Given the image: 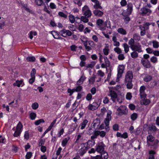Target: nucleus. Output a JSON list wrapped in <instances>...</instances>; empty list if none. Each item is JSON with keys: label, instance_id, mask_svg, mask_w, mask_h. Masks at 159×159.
Masks as SVG:
<instances>
[{"label": "nucleus", "instance_id": "1", "mask_svg": "<svg viewBox=\"0 0 159 159\" xmlns=\"http://www.w3.org/2000/svg\"><path fill=\"white\" fill-rule=\"evenodd\" d=\"M109 93V95L110 96L111 100L114 102H115L116 100L120 103L122 102L123 98L121 95H117L116 92L112 90L110 91Z\"/></svg>", "mask_w": 159, "mask_h": 159}, {"label": "nucleus", "instance_id": "2", "mask_svg": "<svg viewBox=\"0 0 159 159\" xmlns=\"http://www.w3.org/2000/svg\"><path fill=\"white\" fill-rule=\"evenodd\" d=\"M82 11L84 16L88 18H89L91 17L92 15L91 12L87 6L85 5L83 7Z\"/></svg>", "mask_w": 159, "mask_h": 159}, {"label": "nucleus", "instance_id": "3", "mask_svg": "<svg viewBox=\"0 0 159 159\" xmlns=\"http://www.w3.org/2000/svg\"><path fill=\"white\" fill-rule=\"evenodd\" d=\"M126 107L125 106H121L117 110L118 112V115L121 116L122 115H126L127 113Z\"/></svg>", "mask_w": 159, "mask_h": 159}, {"label": "nucleus", "instance_id": "4", "mask_svg": "<svg viewBox=\"0 0 159 159\" xmlns=\"http://www.w3.org/2000/svg\"><path fill=\"white\" fill-rule=\"evenodd\" d=\"M124 66L123 65H120L119 66L117 76L116 80V82H118L119 81V78L121 76L122 74L124 72Z\"/></svg>", "mask_w": 159, "mask_h": 159}, {"label": "nucleus", "instance_id": "5", "mask_svg": "<svg viewBox=\"0 0 159 159\" xmlns=\"http://www.w3.org/2000/svg\"><path fill=\"white\" fill-rule=\"evenodd\" d=\"M105 145L102 142H100L96 146V151L100 153H101L104 151Z\"/></svg>", "mask_w": 159, "mask_h": 159}, {"label": "nucleus", "instance_id": "6", "mask_svg": "<svg viewBox=\"0 0 159 159\" xmlns=\"http://www.w3.org/2000/svg\"><path fill=\"white\" fill-rule=\"evenodd\" d=\"M132 50L137 52H143L141 45L139 43L135 44L133 47L131 48Z\"/></svg>", "mask_w": 159, "mask_h": 159}, {"label": "nucleus", "instance_id": "7", "mask_svg": "<svg viewBox=\"0 0 159 159\" xmlns=\"http://www.w3.org/2000/svg\"><path fill=\"white\" fill-rule=\"evenodd\" d=\"M141 62L143 65L146 68H149L151 66L150 62L147 59L142 58L141 60Z\"/></svg>", "mask_w": 159, "mask_h": 159}, {"label": "nucleus", "instance_id": "8", "mask_svg": "<svg viewBox=\"0 0 159 159\" xmlns=\"http://www.w3.org/2000/svg\"><path fill=\"white\" fill-rule=\"evenodd\" d=\"M141 13L143 16L146 15L148 16L151 13V11L150 9L145 7L141 8Z\"/></svg>", "mask_w": 159, "mask_h": 159}, {"label": "nucleus", "instance_id": "9", "mask_svg": "<svg viewBox=\"0 0 159 159\" xmlns=\"http://www.w3.org/2000/svg\"><path fill=\"white\" fill-rule=\"evenodd\" d=\"M88 148L87 147L85 146L84 144H83L80 149L79 150V154L82 156L87 151Z\"/></svg>", "mask_w": 159, "mask_h": 159}, {"label": "nucleus", "instance_id": "10", "mask_svg": "<svg viewBox=\"0 0 159 159\" xmlns=\"http://www.w3.org/2000/svg\"><path fill=\"white\" fill-rule=\"evenodd\" d=\"M133 74L131 71H129L127 73L125 77V81L132 80Z\"/></svg>", "mask_w": 159, "mask_h": 159}, {"label": "nucleus", "instance_id": "11", "mask_svg": "<svg viewBox=\"0 0 159 159\" xmlns=\"http://www.w3.org/2000/svg\"><path fill=\"white\" fill-rule=\"evenodd\" d=\"M127 9L126 11L127 15H129L131 13L133 10V5L131 3H128L127 4Z\"/></svg>", "mask_w": 159, "mask_h": 159}, {"label": "nucleus", "instance_id": "12", "mask_svg": "<svg viewBox=\"0 0 159 159\" xmlns=\"http://www.w3.org/2000/svg\"><path fill=\"white\" fill-rule=\"evenodd\" d=\"M99 106L96 102H94L93 104H90L89 106V109L94 111L98 108Z\"/></svg>", "mask_w": 159, "mask_h": 159}, {"label": "nucleus", "instance_id": "13", "mask_svg": "<svg viewBox=\"0 0 159 159\" xmlns=\"http://www.w3.org/2000/svg\"><path fill=\"white\" fill-rule=\"evenodd\" d=\"M147 143L148 146H150L151 144L149 143V142H153L155 138L152 135H148L147 137Z\"/></svg>", "mask_w": 159, "mask_h": 159}, {"label": "nucleus", "instance_id": "14", "mask_svg": "<svg viewBox=\"0 0 159 159\" xmlns=\"http://www.w3.org/2000/svg\"><path fill=\"white\" fill-rule=\"evenodd\" d=\"M93 126L94 127V128L96 126H97L98 127L100 124V120L99 119H95L93 121Z\"/></svg>", "mask_w": 159, "mask_h": 159}, {"label": "nucleus", "instance_id": "15", "mask_svg": "<svg viewBox=\"0 0 159 159\" xmlns=\"http://www.w3.org/2000/svg\"><path fill=\"white\" fill-rule=\"evenodd\" d=\"M93 13L95 16L99 17L102 16L103 13L102 12L98 10H95L93 11Z\"/></svg>", "mask_w": 159, "mask_h": 159}, {"label": "nucleus", "instance_id": "16", "mask_svg": "<svg viewBox=\"0 0 159 159\" xmlns=\"http://www.w3.org/2000/svg\"><path fill=\"white\" fill-rule=\"evenodd\" d=\"M132 80L125 81V84H126L127 88L128 89H131L133 87L132 83Z\"/></svg>", "mask_w": 159, "mask_h": 159}, {"label": "nucleus", "instance_id": "17", "mask_svg": "<svg viewBox=\"0 0 159 159\" xmlns=\"http://www.w3.org/2000/svg\"><path fill=\"white\" fill-rule=\"evenodd\" d=\"M156 152L153 150H151L149 152V154L150 155L149 156L148 159H155L154 155Z\"/></svg>", "mask_w": 159, "mask_h": 159}, {"label": "nucleus", "instance_id": "18", "mask_svg": "<svg viewBox=\"0 0 159 159\" xmlns=\"http://www.w3.org/2000/svg\"><path fill=\"white\" fill-rule=\"evenodd\" d=\"M117 31L119 33L122 35H125L127 34L126 31L123 28H119L118 29Z\"/></svg>", "mask_w": 159, "mask_h": 159}, {"label": "nucleus", "instance_id": "19", "mask_svg": "<svg viewBox=\"0 0 159 159\" xmlns=\"http://www.w3.org/2000/svg\"><path fill=\"white\" fill-rule=\"evenodd\" d=\"M101 158L102 159H107L108 158V155L107 152L104 151L101 153Z\"/></svg>", "mask_w": 159, "mask_h": 159}, {"label": "nucleus", "instance_id": "20", "mask_svg": "<svg viewBox=\"0 0 159 159\" xmlns=\"http://www.w3.org/2000/svg\"><path fill=\"white\" fill-rule=\"evenodd\" d=\"M104 59L106 66L107 67H109L111 65V64L107 58L105 56L104 57Z\"/></svg>", "mask_w": 159, "mask_h": 159}, {"label": "nucleus", "instance_id": "21", "mask_svg": "<svg viewBox=\"0 0 159 159\" xmlns=\"http://www.w3.org/2000/svg\"><path fill=\"white\" fill-rule=\"evenodd\" d=\"M128 44L129 45V47L130 48H132L133 46L135 45L134 44V39L131 38L129 40Z\"/></svg>", "mask_w": 159, "mask_h": 159}, {"label": "nucleus", "instance_id": "22", "mask_svg": "<svg viewBox=\"0 0 159 159\" xmlns=\"http://www.w3.org/2000/svg\"><path fill=\"white\" fill-rule=\"evenodd\" d=\"M148 128L151 131H156L158 130L156 127L153 125H149L148 126Z\"/></svg>", "mask_w": 159, "mask_h": 159}, {"label": "nucleus", "instance_id": "23", "mask_svg": "<svg viewBox=\"0 0 159 159\" xmlns=\"http://www.w3.org/2000/svg\"><path fill=\"white\" fill-rule=\"evenodd\" d=\"M138 116V115L136 113H134L131 115L130 118L133 121L135 120Z\"/></svg>", "mask_w": 159, "mask_h": 159}, {"label": "nucleus", "instance_id": "24", "mask_svg": "<svg viewBox=\"0 0 159 159\" xmlns=\"http://www.w3.org/2000/svg\"><path fill=\"white\" fill-rule=\"evenodd\" d=\"M23 81L21 80L19 81L17 80L15 83L13 84V85L14 86H17L18 87H20V85L22 84Z\"/></svg>", "mask_w": 159, "mask_h": 159}, {"label": "nucleus", "instance_id": "25", "mask_svg": "<svg viewBox=\"0 0 159 159\" xmlns=\"http://www.w3.org/2000/svg\"><path fill=\"white\" fill-rule=\"evenodd\" d=\"M131 56L133 58H135L138 57V54L137 52L134 51L131 53Z\"/></svg>", "mask_w": 159, "mask_h": 159}, {"label": "nucleus", "instance_id": "26", "mask_svg": "<svg viewBox=\"0 0 159 159\" xmlns=\"http://www.w3.org/2000/svg\"><path fill=\"white\" fill-rule=\"evenodd\" d=\"M70 139V138L68 137L65 138L62 142V145L64 147L68 142V140Z\"/></svg>", "mask_w": 159, "mask_h": 159}, {"label": "nucleus", "instance_id": "27", "mask_svg": "<svg viewBox=\"0 0 159 159\" xmlns=\"http://www.w3.org/2000/svg\"><path fill=\"white\" fill-rule=\"evenodd\" d=\"M152 78V77L151 75H147L144 78V80L145 82H148L151 80Z\"/></svg>", "mask_w": 159, "mask_h": 159}, {"label": "nucleus", "instance_id": "28", "mask_svg": "<svg viewBox=\"0 0 159 159\" xmlns=\"http://www.w3.org/2000/svg\"><path fill=\"white\" fill-rule=\"evenodd\" d=\"M23 125L20 122H19L16 126V130L19 131H21Z\"/></svg>", "mask_w": 159, "mask_h": 159}, {"label": "nucleus", "instance_id": "29", "mask_svg": "<svg viewBox=\"0 0 159 159\" xmlns=\"http://www.w3.org/2000/svg\"><path fill=\"white\" fill-rule=\"evenodd\" d=\"M123 47L125 53H127L129 51V46L126 43H125L123 44Z\"/></svg>", "mask_w": 159, "mask_h": 159}, {"label": "nucleus", "instance_id": "30", "mask_svg": "<svg viewBox=\"0 0 159 159\" xmlns=\"http://www.w3.org/2000/svg\"><path fill=\"white\" fill-rule=\"evenodd\" d=\"M95 3V4L93 6V7L94 8L96 9L98 8L102 9V7L100 5L99 2V1Z\"/></svg>", "mask_w": 159, "mask_h": 159}, {"label": "nucleus", "instance_id": "31", "mask_svg": "<svg viewBox=\"0 0 159 159\" xmlns=\"http://www.w3.org/2000/svg\"><path fill=\"white\" fill-rule=\"evenodd\" d=\"M88 121L86 119L84 120L81 124V129H83L85 127Z\"/></svg>", "mask_w": 159, "mask_h": 159}, {"label": "nucleus", "instance_id": "32", "mask_svg": "<svg viewBox=\"0 0 159 159\" xmlns=\"http://www.w3.org/2000/svg\"><path fill=\"white\" fill-rule=\"evenodd\" d=\"M69 17L70 21L71 23H73L75 22V19L74 16L72 15H70Z\"/></svg>", "mask_w": 159, "mask_h": 159}, {"label": "nucleus", "instance_id": "33", "mask_svg": "<svg viewBox=\"0 0 159 159\" xmlns=\"http://www.w3.org/2000/svg\"><path fill=\"white\" fill-rule=\"evenodd\" d=\"M88 18L84 16H82L80 18L81 21H82L84 23H87L89 21V20Z\"/></svg>", "mask_w": 159, "mask_h": 159}, {"label": "nucleus", "instance_id": "34", "mask_svg": "<svg viewBox=\"0 0 159 159\" xmlns=\"http://www.w3.org/2000/svg\"><path fill=\"white\" fill-rule=\"evenodd\" d=\"M96 78V76L94 75H93L92 77L89 79V81L90 84H93L95 81V79Z\"/></svg>", "mask_w": 159, "mask_h": 159}, {"label": "nucleus", "instance_id": "35", "mask_svg": "<svg viewBox=\"0 0 159 159\" xmlns=\"http://www.w3.org/2000/svg\"><path fill=\"white\" fill-rule=\"evenodd\" d=\"M26 60L28 61L34 62L35 60V58L34 56L28 57Z\"/></svg>", "mask_w": 159, "mask_h": 159}, {"label": "nucleus", "instance_id": "36", "mask_svg": "<svg viewBox=\"0 0 159 159\" xmlns=\"http://www.w3.org/2000/svg\"><path fill=\"white\" fill-rule=\"evenodd\" d=\"M96 64V62L94 61L91 62L90 64H88L86 67L87 68H92Z\"/></svg>", "mask_w": 159, "mask_h": 159}, {"label": "nucleus", "instance_id": "37", "mask_svg": "<svg viewBox=\"0 0 159 159\" xmlns=\"http://www.w3.org/2000/svg\"><path fill=\"white\" fill-rule=\"evenodd\" d=\"M153 46L154 48H157L159 46L158 42L156 41H152Z\"/></svg>", "mask_w": 159, "mask_h": 159}, {"label": "nucleus", "instance_id": "38", "mask_svg": "<svg viewBox=\"0 0 159 159\" xmlns=\"http://www.w3.org/2000/svg\"><path fill=\"white\" fill-rule=\"evenodd\" d=\"M84 46L85 47V49L88 51H89L90 50L92 49V48H91V47L87 46V41L86 42H84Z\"/></svg>", "mask_w": 159, "mask_h": 159}, {"label": "nucleus", "instance_id": "39", "mask_svg": "<svg viewBox=\"0 0 159 159\" xmlns=\"http://www.w3.org/2000/svg\"><path fill=\"white\" fill-rule=\"evenodd\" d=\"M83 1L82 0H75L74 1V2L77 4L79 7H80L82 4V1Z\"/></svg>", "mask_w": 159, "mask_h": 159}, {"label": "nucleus", "instance_id": "40", "mask_svg": "<svg viewBox=\"0 0 159 159\" xmlns=\"http://www.w3.org/2000/svg\"><path fill=\"white\" fill-rule=\"evenodd\" d=\"M44 121L42 119H40L39 120H37L35 122V124L36 125H38L41 123H44Z\"/></svg>", "mask_w": 159, "mask_h": 159}, {"label": "nucleus", "instance_id": "41", "mask_svg": "<svg viewBox=\"0 0 159 159\" xmlns=\"http://www.w3.org/2000/svg\"><path fill=\"white\" fill-rule=\"evenodd\" d=\"M35 2L39 6L42 5L43 3V2L42 0H35Z\"/></svg>", "mask_w": 159, "mask_h": 159}, {"label": "nucleus", "instance_id": "42", "mask_svg": "<svg viewBox=\"0 0 159 159\" xmlns=\"http://www.w3.org/2000/svg\"><path fill=\"white\" fill-rule=\"evenodd\" d=\"M150 61L151 62L155 63L157 62V58L154 56L152 57L150 59Z\"/></svg>", "mask_w": 159, "mask_h": 159}, {"label": "nucleus", "instance_id": "43", "mask_svg": "<svg viewBox=\"0 0 159 159\" xmlns=\"http://www.w3.org/2000/svg\"><path fill=\"white\" fill-rule=\"evenodd\" d=\"M21 132V131H19L16 130L13 136L15 137H17L20 135Z\"/></svg>", "mask_w": 159, "mask_h": 159}, {"label": "nucleus", "instance_id": "44", "mask_svg": "<svg viewBox=\"0 0 159 159\" xmlns=\"http://www.w3.org/2000/svg\"><path fill=\"white\" fill-rule=\"evenodd\" d=\"M39 107V105L38 103L37 102H34V103H33L32 105V107L33 109H37Z\"/></svg>", "mask_w": 159, "mask_h": 159}, {"label": "nucleus", "instance_id": "45", "mask_svg": "<svg viewBox=\"0 0 159 159\" xmlns=\"http://www.w3.org/2000/svg\"><path fill=\"white\" fill-rule=\"evenodd\" d=\"M103 22V21L102 20L99 19L97 20L96 24L98 25L99 26H101Z\"/></svg>", "mask_w": 159, "mask_h": 159}, {"label": "nucleus", "instance_id": "46", "mask_svg": "<svg viewBox=\"0 0 159 159\" xmlns=\"http://www.w3.org/2000/svg\"><path fill=\"white\" fill-rule=\"evenodd\" d=\"M133 38L134 40H137L138 41L140 39V36L136 34H134L133 35Z\"/></svg>", "mask_w": 159, "mask_h": 159}, {"label": "nucleus", "instance_id": "47", "mask_svg": "<svg viewBox=\"0 0 159 159\" xmlns=\"http://www.w3.org/2000/svg\"><path fill=\"white\" fill-rule=\"evenodd\" d=\"M114 51L118 54H120L122 52L121 49L118 47L115 48H114Z\"/></svg>", "mask_w": 159, "mask_h": 159}, {"label": "nucleus", "instance_id": "48", "mask_svg": "<svg viewBox=\"0 0 159 159\" xmlns=\"http://www.w3.org/2000/svg\"><path fill=\"white\" fill-rule=\"evenodd\" d=\"M32 156V153L31 152H28L25 156L26 159H30Z\"/></svg>", "mask_w": 159, "mask_h": 159}, {"label": "nucleus", "instance_id": "49", "mask_svg": "<svg viewBox=\"0 0 159 159\" xmlns=\"http://www.w3.org/2000/svg\"><path fill=\"white\" fill-rule=\"evenodd\" d=\"M52 33V35L54 38L57 39L58 38V37L59 36V34L56 31H53Z\"/></svg>", "mask_w": 159, "mask_h": 159}, {"label": "nucleus", "instance_id": "50", "mask_svg": "<svg viewBox=\"0 0 159 159\" xmlns=\"http://www.w3.org/2000/svg\"><path fill=\"white\" fill-rule=\"evenodd\" d=\"M113 129L115 131H118L119 129V126L117 124H115L113 126Z\"/></svg>", "mask_w": 159, "mask_h": 159}, {"label": "nucleus", "instance_id": "51", "mask_svg": "<svg viewBox=\"0 0 159 159\" xmlns=\"http://www.w3.org/2000/svg\"><path fill=\"white\" fill-rule=\"evenodd\" d=\"M150 102V100L148 99H144L143 100V103L146 105H148Z\"/></svg>", "mask_w": 159, "mask_h": 159}, {"label": "nucleus", "instance_id": "52", "mask_svg": "<svg viewBox=\"0 0 159 159\" xmlns=\"http://www.w3.org/2000/svg\"><path fill=\"white\" fill-rule=\"evenodd\" d=\"M58 15L61 17H64V18H66L67 17L66 15L64 13L61 11L59 12Z\"/></svg>", "mask_w": 159, "mask_h": 159}, {"label": "nucleus", "instance_id": "53", "mask_svg": "<svg viewBox=\"0 0 159 159\" xmlns=\"http://www.w3.org/2000/svg\"><path fill=\"white\" fill-rule=\"evenodd\" d=\"M36 116V114L34 113H31L30 114V118L31 120L35 119Z\"/></svg>", "mask_w": 159, "mask_h": 159}, {"label": "nucleus", "instance_id": "54", "mask_svg": "<svg viewBox=\"0 0 159 159\" xmlns=\"http://www.w3.org/2000/svg\"><path fill=\"white\" fill-rule=\"evenodd\" d=\"M36 73V70L34 68H33L31 72V77H35V74Z\"/></svg>", "mask_w": 159, "mask_h": 159}, {"label": "nucleus", "instance_id": "55", "mask_svg": "<svg viewBox=\"0 0 159 159\" xmlns=\"http://www.w3.org/2000/svg\"><path fill=\"white\" fill-rule=\"evenodd\" d=\"M82 89V87L80 86L77 87L76 89H74L75 91L77 92L81 91Z\"/></svg>", "mask_w": 159, "mask_h": 159}, {"label": "nucleus", "instance_id": "56", "mask_svg": "<svg viewBox=\"0 0 159 159\" xmlns=\"http://www.w3.org/2000/svg\"><path fill=\"white\" fill-rule=\"evenodd\" d=\"M94 130L92 129L91 127H90L88 132V134L89 135L92 134L94 132Z\"/></svg>", "mask_w": 159, "mask_h": 159}, {"label": "nucleus", "instance_id": "57", "mask_svg": "<svg viewBox=\"0 0 159 159\" xmlns=\"http://www.w3.org/2000/svg\"><path fill=\"white\" fill-rule=\"evenodd\" d=\"M118 58L119 60H122L125 58V57L123 54H120L118 56Z\"/></svg>", "mask_w": 159, "mask_h": 159}, {"label": "nucleus", "instance_id": "58", "mask_svg": "<svg viewBox=\"0 0 159 159\" xmlns=\"http://www.w3.org/2000/svg\"><path fill=\"white\" fill-rule=\"evenodd\" d=\"M99 135L102 137H104L106 135V132L104 131H100Z\"/></svg>", "mask_w": 159, "mask_h": 159}, {"label": "nucleus", "instance_id": "59", "mask_svg": "<svg viewBox=\"0 0 159 159\" xmlns=\"http://www.w3.org/2000/svg\"><path fill=\"white\" fill-rule=\"evenodd\" d=\"M103 52L104 54L106 55H107L109 53V49L106 48H105L103 49Z\"/></svg>", "mask_w": 159, "mask_h": 159}, {"label": "nucleus", "instance_id": "60", "mask_svg": "<svg viewBox=\"0 0 159 159\" xmlns=\"http://www.w3.org/2000/svg\"><path fill=\"white\" fill-rule=\"evenodd\" d=\"M56 121V120L55 119L53 122L51 123L50 124V125L49 126L48 128L49 129H51L52 128L53 126L55 124Z\"/></svg>", "mask_w": 159, "mask_h": 159}, {"label": "nucleus", "instance_id": "61", "mask_svg": "<svg viewBox=\"0 0 159 159\" xmlns=\"http://www.w3.org/2000/svg\"><path fill=\"white\" fill-rule=\"evenodd\" d=\"M126 98L127 99L130 100L132 98L131 93H128L126 95Z\"/></svg>", "mask_w": 159, "mask_h": 159}, {"label": "nucleus", "instance_id": "62", "mask_svg": "<svg viewBox=\"0 0 159 159\" xmlns=\"http://www.w3.org/2000/svg\"><path fill=\"white\" fill-rule=\"evenodd\" d=\"M92 98V95L90 93L88 94L86 97L87 100L88 101L90 100Z\"/></svg>", "mask_w": 159, "mask_h": 159}, {"label": "nucleus", "instance_id": "63", "mask_svg": "<svg viewBox=\"0 0 159 159\" xmlns=\"http://www.w3.org/2000/svg\"><path fill=\"white\" fill-rule=\"evenodd\" d=\"M146 50L147 52L149 54L152 53L153 52L152 49L150 48H146Z\"/></svg>", "mask_w": 159, "mask_h": 159}, {"label": "nucleus", "instance_id": "64", "mask_svg": "<svg viewBox=\"0 0 159 159\" xmlns=\"http://www.w3.org/2000/svg\"><path fill=\"white\" fill-rule=\"evenodd\" d=\"M129 108L131 110H134L135 108V106L133 104H130L129 105Z\"/></svg>", "mask_w": 159, "mask_h": 159}]
</instances>
